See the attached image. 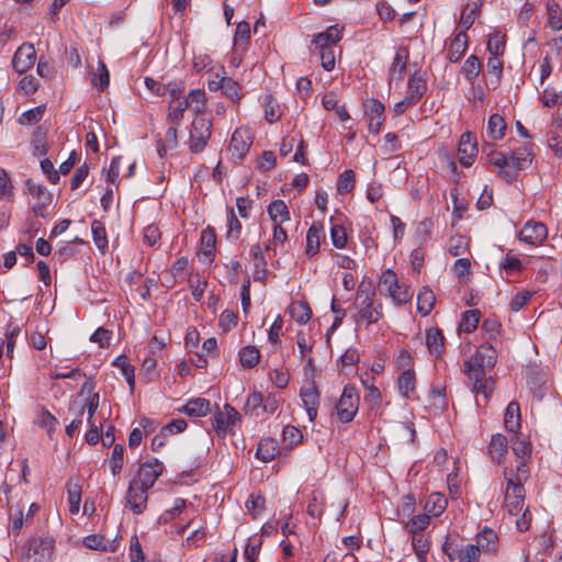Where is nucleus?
Returning <instances> with one entry per match:
<instances>
[{"instance_id":"2f4dec72","label":"nucleus","mask_w":562,"mask_h":562,"mask_svg":"<svg viewBox=\"0 0 562 562\" xmlns=\"http://www.w3.org/2000/svg\"><path fill=\"white\" fill-rule=\"evenodd\" d=\"M83 544L88 549L103 552H114L116 550L114 541L106 540L103 536L100 535H89L85 537Z\"/></svg>"},{"instance_id":"49530a36","label":"nucleus","mask_w":562,"mask_h":562,"mask_svg":"<svg viewBox=\"0 0 562 562\" xmlns=\"http://www.w3.org/2000/svg\"><path fill=\"white\" fill-rule=\"evenodd\" d=\"M547 11H548V21L547 25L552 29L553 31H561L562 30V11L558 3L555 2H548L547 3Z\"/></svg>"},{"instance_id":"58836bf2","label":"nucleus","mask_w":562,"mask_h":562,"mask_svg":"<svg viewBox=\"0 0 562 562\" xmlns=\"http://www.w3.org/2000/svg\"><path fill=\"white\" fill-rule=\"evenodd\" d=\"M184 100L188 102V106L196 113V116L204 112L206 95L203 90H191Z\"/></svg>"},{"instance_id":"6ab92c4d","label":"nucleus","mask_w":562,"mask_h":562,"mask_svg":"<svg viewBox=\"0 0 562 562\" xmlns=\"http://www.w3.org/2000/svg\"><path fill=\"white\" fill-rule=\"evenodd\" d=\"M468 48V36L464 31H459L451 43L449 44L448 50H447V58L451 63L459 61L463 55L465 54Z\"/></svg>"},{"instance_id":"0eeeda50","label":"nucleus","mask_w":562,"mask_h":562,"mask_svg":"<svg viewBox=\"0 0 562 562\" xmlns=\"http://www.w3.org/2000/svg\"><path fill=\"white\" fill-rule=\"evenodd\" d=\"M162 471V462L156 458H153L139 467L137 475L132 481H136L139 485L149 490L154 486Z\"/></svg>"},{"instance_id":"ea45409f","label":"nucleus","mask_w":562,"mask_h":562,"mask_svg":"<svg viewBox=\"0 0 562 562\" xmlns=\"http://www.w3.org/2000/svg\"><path fill=\"white\" fill-rule=\"evenodd\" d=\"M91 233L97 248L104 254L108 248V235L102 222L93 220L91 223Z\"/></svg>"},{"instance_id":"bb28decb","label":"nucleus","mask_w":562,"mask_h":562,"mask_svg":"<svg viewBox=\"0 0 562 562\" xmlns=\"http://www.w3.org/2000/svg\"><path fill=\"white\" fill-rule=\"evenodd\" d=\"M504 424L509 432H518L520 428V408L519 404L515 401L510 402L505 412Z\"/></svg>"},{"instance_id":"3c124183","label":"nucleus","mask_w":562,"mask_h":562,"mask_svg":"<svg viewBox=\"0 0 562 562\" xmlns=\"http://www.w3.org/2000/svg\"><path fill=\"white\" fill-rule=\"evenodd\" d=\"M480 322V311L469 310L462 315L460 328L465 333H472L476 329Z\"/></svg>"},{"instance_id":"052dcab7","label":"nucleus","mask_w":562,"mask_h":562,"mask_svg":"<svg viewBox=\"0 0 562 562\" xmlns=\"http://www.w3.org/2000/svg\"><path fill=\"white\" fill-rule=\"evenodd\" d=\"M45 105H38L24 112L20 119L21 124H34L42 120Z\"/></svg>"},{"instance_id":"79ce46f5","label":"nucleus","mask_w":562,"mask_h":562,"mask_svg":"<svg viewBox=\"0 0 562 562\" xmlns=\"http://www.w3.org/2000/svg\"><path fill=\"white\" fill-rule=\"evenodd\" d=\"M482 70V63L477 56L471 55L464 61L461 72L468 81L473 82Z\"/></svg>"},{"instance_id":"338daca9","label":"nucleus","mask_w":562,"mask_h":562,"mask_svg":"<svg viewBox=\"0 0 562 562\" xmlns=\"http://www.w3.org/2000/svg\"><path fill=\"white\" fill-rule=\"evenodd\" d=\"M532 293L529 291H522L517 294H515L509 303L510 310L513 312L520 311L531 299Z\"/></svg>"},{"instance_id":"7c9ffc66","label":"nucleus","mask_w":562,"mask_h":562,"mask_svg":"<svg viewBox=\"0 0 562 562\" xmlns=\"http://www.w3.org/2000/svg\"><path fill=\"white\" fill-rule=\"evenodd\" d=\"M250 41V26L249 23L243 21L236 26L234 35V48L235 52H246Z\"/></svg>"},{"instance_id":"aec40b11","label":"nucleus","mask_w":562,"mask_h":562,"mask_svg":"<svg viewBox=\"0 0 562 562\" xmlns=\"http://www.w3.org/2000/svg\"><path fill=\"white\" fill-rule=\"evenodd\" d=\"M178 412L190 417H204L210 413V401L201 397L189 400Z\"/></svg>"},{"instance_id":"a211bd4d","label":"nucleus","mask_w":562,"mask_h":562,"mask_svg":"<svg viewBox=\"0 0 562 562\" xmlns=\"http://www.w3.org/2000/svg\"><path fill=\"white\" fill-rule=\"evenodd\" d=\"M487 450L492 461L501 464L508 451L507 438L502 434L493 435Z\"/></svg>"},{"instance_id":"de8ad7c7","label":"nucleus","mask_w":562,"mask_h":562,"mask_svg":"<svg viewBox=\"0 0 562 562\" xmlns=\"http://www.w3.org/2000/svg\"><path fill=\"white\" fill-rule=\"evenodd\" d=\"M241 234V223L235 215L233 209H229L227 212V232L226 238L231 241H236L239 239Z\"/></svg>"},{"instance_id":"37998d69","label":"nucleus","mask_w":562,"mask_h":562,"mask_svg":"<svg viewBox=\"0 0 562 562\" xmlns=\"http://www.w3.org/2000/svg\"><path fill=\"white\" fill-rule=\"evenodd\" d=\"M239 362L244 368L256 367L260 359V352L255 346H246L239 350Z\"/></svg>"},{"instance_id":"423d86ee","label":"nucleus","mask_w":562,"mask_h":562,"mask_svg":"<svg viewBox=\"0 0 562 562\" xmlns=\"http://www.w3.org/2000/svg\"><path fill=\"white\" fill-rule=\"evenodd\" d=\"M442 551L450 561L458 562H479L481 555V549L476 544H467L459 548L448 540L443 543Z\"/></svg>"},{"instance_id":"0e129e2a","label":"nucleus","mask_w":562,"mask_h":562,"mask_svg":"<svg viewBox=\"0 0 562 562\" xmlns=\"http://www.w3.org/2000/svg\"><path fill=\"white\" fill-rule=\"evenodd\" d=\"M282 402L283 400L277 393H268L266 397H263L262 411L265 413L273 414Z\"/></svg>"},{"instance_id":"4c0bfd02","label":"nucleus","mask_w":562,"mask_h":562,"mask_svg":"<svg viewBox=\"0 0 562 562\" xmlns=\"http://www.w3.org/2000/svg\"><path fill=\"white\" fill-rule=\"evenodd\" d=\"M447 507V499L443 495L434 493L431 494L426 504H425V510L429 516L438 517L441 515Z\"/></svg>"},{"instance_id":"9d476101","label":"nucleus","mask_w":562,"mask_h":562,"mask_svg":"<svg viewBox=\"0 0 562 562\" xmlns=\"http://www.w3.org/2000/svg\"><path fill=\"white\" fill-rule=\"evenodd\" d=\"M459 161L463 167H470L477 156L476 137L471 132L461 135L458 146Z\"/></svg>"},{"instance_id":"4be33fe9","label":"nucleus","mask_w":562,"mask_h":562,"mask_svg":"<svg viewBox=\"0 0 562 562\" xmlns=\"http://www.w3.org/2000/svg\"><path fill=\"white\" fill-rule=\"evenodd\" d=\"M279 453V442L270 437L262 438L257 447L256 457L262 462L272 461Z\"/></svg>"},{"instance_id":"c03bdc74","label":"nucleus","mask_w":562,"mask_h":562,"mask_svg":"<svg viewBox=\"0 0 562 562\" xmlns=\"http://www.w3.org/2000/svg\"><path fill=\"white\" fill-rule=\"evenodd\" d=\"M413 290L405 283H400L397 281V288H393L391 291H387V295H390L393 302L396 305L406 304L413 297Z\"/></svg>"},{"instance_id":"a878e982","label":"nucleus","mask_w":562,"mask_h":562,"mask_svg":"<svg viewBox=\"0 0 562 562\" xmlns=\"http://www.w3.org/2000/svg\"><path fill=\"white\" fill-rule=\"evenodd\" d=\"M426 90H427L426 80L418 72H414L408 79L406 95H408L409 99H412L413 101H415L417 103L420 100V98L424 95Z\"/></svg>"},{"instance_id":"f704fd0d","label":"nucleus","mask_w":562,"mask_h":562,"mask_svg":"<svg viewBox=\"0 0 562 562\" xmlns=\"http://www.w3.org/2000/svg\"><path fill=\"white\" fill-rule=\"evenodd\" d=\"M506 123L502 115L494 113L490 116L487 122V134L494 139H502L505 135Z\"/></svg>"},{"instance_id":"473e14b6","label":"nucleus","mask_w":562,"mask_h":562,"mask_svg":"<svg viewBox=\"0 0 562 562\" xmlns=\"http://www.w3.org/2000/svg\"><path fill=\"white\" fill-rule=\"evenodd\" d=\"M398 390L401 394L411 398L415 393L416 378L414 370L403 371L397 379Z\"/></svg>"},{"instance_id":"c756f323","label":"nucleus","mask_w":562,"mask_h":562,"mask_svg":"<svg viewBox=\"0 0 562 562\" xmlns=\"http://www.w3.org/2000/svg\"><path fill=\"white\" fill-rule=\"evenodd\" d=\"M267 212L274 224H282L283 222L290 221V212L284 201L274 200L268 207Z\"/></svg>"},{"instance_id":"4d7b16f0","label":"nucleus","mask_w":562,"mask_h":562,"mask_svg":"<svg viewBox=\"0 0 562 562\" xmlns=\"http://www.w3.org/2000/svg\"><path fill=\"white\" fill-rule=\"evenodd\" d=\"M45 133L38 128L34 132L32 137L33 154L35 156H44L47 154V146L45 142Z\"/></svg>"},{"instance_id":"680f3d73","label":"nucleus","mask_w":562,"mask_h":562,"mask_svg":"<svg viewBox=\"0 0 562 562\" xmlns=\"http://www.w3.org/2000/svg\"><path fill=\"white\" fill-rule=\"evenodd\" d=\"M246 507L248 512L256 517L259 515L265 508V497L262 495L251 494L246 502Z\"/></svg>"},{"instance_id":"e433bc0d","label":"nucleus","mask_w":562,"mask_h":562,"mask_svg":"<svg viewBox=\"0 0 562 562\" xmlns=\"http://www.w3.org/2000/svg\"><path fill=\"white\" fill-rule=\"evenodd\" d=\"M475 540L481 551L490 552L496 548L497 535L494 530L485 527L476 535Z\"/></svg>"},{"instance_id":"f8f14e48","label":"nucleus","mask_w":562,"mask_h":562,"mask_svg":"<svg viewBox=\"0 0 562 562\" xmlns=\"http://www.w3.org/2000/svg\"><path fill=\"white\" fill-rule=\"evenodd\" d=\"M252 144V137L247 128H237L232 135L228 150L232 156L243 159Z\"/></svg>"},{"instance_id":"09e8293b","label":"nucleus","mask_w":562,"mask_h":562,"mask_svg":"<svg viewBox=\"0 0 562 562\" xmlns=\"http://www.w3.org/2000/svg\"><path fill=\"white\" fill-rule=\"evenodd\" d=\"M412 546L413 550L418 559V562H426L427 559V552L429 550V542L425 538V536L422 535H413L412 536Z\"/></svg>"},{"instance_id":"a19ab883","label":"nucleus","mask_w":562,"mask_h":562,"mask_svg":"<svg viewBox=\"0 0 562 562\" xmlns=\"http://www.w3.org/2000/svg\"><path fill=\"white\" fill-rule=\"evenodd\" d=\"M291 317L299 324H306L312 317V310L304 301L294 302L290 306Z\"/></svg>"},{"instance_id":"72a5a7b5","label":"nucleus","mask_w":562,"mask_h":562,"mask_svg":"<svg viewBox=\"0 0 562 562\" xmlns=\"http://www.w3.org/2000/svg\"><path fill=\"white\" fill-rule=\"evenodd\" d=\"M512 450L517 459H529L531 454V445L526 440L522 434L516 432L512 438Z\"/></svg>"},{"instance_id":"7ed1b4c3","label":"nucleus","mask_w":562,"mask_h":562,"mask_svg":"<svg viewBox=\"0 0 562 562\" xmlns=\"http://www.w3.org/2000/svg\"><path fill=\"white\" fill-rule=\"evenodd\" d=\"M359 408V394L353 385H346L336 404L337 417L341 423H350Z\"/></svg>"},{"instance_id":"f257e3e1","label":"nucleus","mask_w":562,"mask_h":562,"mask_svg":"<svg viewBox=\"0 0 562 562\" xmlns=\"http://www.w3.org/2000/svg\"><path fill=\"white\" fill-rule=\"evenodd\" d=\"M55 538L49 535L31 537L24 544L22 562H52Z\"/></svg>"},{"instance_id":"6e6d98bb","label":"nucleus","mask_w":562,"mask_h":562,"mask_svg":"<svg viewBox=\"0 0 562 562\" xmlns=\"http://www.w3.org/2000/svg\"><path fill=\"white\" fill-rule=\"evenodd\" d=\"M330 239L334 247L338 249L345 248L347 244L346 229L341 225L334 224L330 228Z\"/></svg>"},{"instance_id":"20e7f679","label":"nucleus","mask_w":562,"mask_h":562,"mask_svg":"<svg viewBox=\"0 0 562 562\" xmlns=\"http://www.w3.org/2000/svg\"><path fill=\"white\" fill-rule=\"evenodd\" d=\"M212 134V121L203 116H196L191 126L189 148L193 153L202 151Z\"/></svg>"},{"instance_id":"393cba45","label":"nucleus","mask_w":562,"mask_h":562,"mask_svg":"<svg viewBox=\"0 0 562 562\" xmlns=\"http://www.w3.org/2000/svg\"><path fill=\"white\" fill-rule=\"evenodd\" d=\"M504 477L506 481V494L505 496H509L512 498H519L525 501V488L522 485V481L514 480V470L505 468L504 469Z\"/></svg>"},{"instance_id":"1a4fd4ad","label":"nucleus","mask_w":562,"mask_h":562,"mask_svg":"<svg viewBox=\"0 0 562 562\" xmlns=\"http://www.w3.org/2000/svg\"><path fill=\"white\" fill-rule=\"evenodd\" d=\"M25 184L27 192L37 200L33 205V212L37 216L45 217L46 207L53 200L52 193L47 191L46 187L36 183L33 179H27Z\"/></svg>"},{"instance_id":"9b49d317","label":"nucleus","mask_w":562,"mask_h":562,"mask_svg":"<svg viewBox=\"0 0 562 562\" xmlns=\"http://www.w3.org/2000/svg\"><path fill=\"white\" fill-rule=\"evenodd\" d=\"M36 61V52L31 43H23L15 52L12 66L19 74H23L31 69Z\"/></svg>"},{"instance_id":"c85d7f7f","label":"nucleus","mask_w":562,"mask_h":562,"mask_svg":"<svg viewBox=\"0 0 562 562\" xmlns=\"http://www.w3.org/2000/svg\"><path fill=\"white\" fill-rule=\"evenodd\" d=\"M436 303V296L428 286H423L417 295V311L423 316H427L432 311Z\"/></svg>"},{"instance_id":"f03ea898","label":"nucleus","mask_w":562,"mask_h":562,"mask_svg":"<svg viewBox=\"0 0 562 562\" xmlns=\"http://www.w3.org/2000/svg\"><path fill=\"white\" fill-rule=\"evenodd\" d=\"M374 291H364L362 289V285H360L356 297V303L358 304V302H360L358 306L359 310L352 316L355 322L358 323L359 321H362L366 322L367 324H374L378 323L383 317L382 304L374 303Z\"/></svg>"},{"instance_id":"c9c22d12","label":"nucleus","mask_w":562,"mask_h":562,"mask_svg":"<svg viewBox=\"0 0 562 562\" xmlns=\"http://www.w3.org/2000/svg\"><path fill=\"white\" fill-rule=\"evenodd\" d=\"M510 166L516 170H524L531 164V151L527 146L509 154Z\"/></svg>"},{"instance_id":"e2e57ef3","label":"nucleus","mask_w":562,"mask_h":562,"mask_svg":"<svg viewBox=\"0 0 562 562\" xmlns=\"http://www.w3.org/2000/svg\"><path fill=\"white\" fill-rule=\"evenodd\" d=\"M123 453L124 448L122 445H115L111 457V471L113 475H116L123 468Z\"/></svg>"},{"instance_id":"39448f33","label":"nucleus","mask_w":562,"mask_h":562,"mask_svg":"<svg viewBox=\"0 0 562 562\" xmlns=\"http://www.w3.org/2000/svg\"><path fill=\"white\" fill-rule=\"evenodd\" d=\"M148 488L139 485L136 481L128 484V488L124 495V507L128 508L135 515H140L147 508Z\"/></svg>"},{"instance_id":"ddd939ff","label":"nucleus","mask_w":562,"mask_h":562,"mask_svg":"<svg viewBox=\"0 0 562 562\" xmlns=\"http://www.w3.org/2000/svg\"><path fill=\"white\" fill-rule=\"evenodd\" d=\"M468 376L472 384V391L476 394H482L485 400L488 398L490 394L494 389V381L485 376V372L480 368H468Z\"/></svg>"},{"instance_id":"8fccbe9b","label":"nucleus","mask_w":562,"mask_h":562,"mask_svg":"<svg viewBox=\"0 0 562 562\" xmlns=\"http://www.w3.org/2000/svg\"><path fill=\"white\" fill-rule=\"evenodd\" d=\"M220 87L229 99L233 101H239L241 98L240 86L238 82L228 77H222L220 79Z\"/></svg>"},{"instance_id":"5701e85b","label":"nucleus","mask_w":562,"mask_h":562,"mask_svg":"<svg viewBox=\"0 0 562 562\" xmlns=\"http://www.w3.org/2000/svg\"><path fill=\"white\" fill-rule=\"evenodd\" d=\"M443 341L445 337L438 327H431L426 331V345L434 357L439 358L442 355Z\"/></svg>"},{"instance_id":"f3484780","label":"nucleus","mask_w":562,"mask_h":562,"mask_svg":"<svg viewBox=\"0 0 562 562\" xmlns=\"http://www.w3.org/2000/svg\"><path fill=\"white\" fill-rule=\"evenodd\" d=\"M99 401H100L99 393H92L88 398L85 400L83 403H78L77 401H75L71 404L69 411L72 412L74 414H77L79 417H82L85 414V411L87 409V413H88L87 422L92 423L93 416L99 407Z\"/></svg>"},{"instance_id":"b1692460","label":"nucleus","mask_w":562,"mask_h":562,"mask_svg":"<svg viewBox=\"0 0 562 562\" xmlns=\"http://www.w3.org/2000/svg\"><path fill=\"white\" fill-rule=\"evenodd\" d=\"M322 235L323 225L321 223H313L306 234L305 252L308 257H314L319 251Z\"/></svg>"},{"instance_id":"dca6fc26","label":"nucleus","mask_w":562,"mask_h":562,"mask_svg":"<svg viewBox=\"0 0 562 562\" xmlns=\"http://www.w3.org/2000/svg\"><path fill=\"white\" fill-rule=\"evenodd\" d=\"M409 57V52L406 46H400L396 49L393 63L389 69V80L401 81L406 70V64Z\"/></svg>"},{"instance_id":"2eb2a0df","label":"nucleus","mask_w":562,"mask_h":562,"mask_svg":"<svg viewBox=\"0 0 562 562\" xmlns=\"http://www.w3.org/2000/svg\"><path fill=\"white\" fill-rule=\"evenodd\" d=\"M496 362V351L491 346H481L475 355L465 362L467 368H480L484 371L485 368H493Z\"/></svg>"},{"instance_id":"69168bd1","label":"nucleus","mask_w":562,"mask_h":562,"mask_svg":"<svg viewBox=\"0 0 562 562\" xmlns=\"http://www.w3.org/2000/svg\"><path fill=\"white\" fill-rule=\"evenodd\" d=\"M302 438H303V435L299 428L291 426V425H288L283 428V440L289 446L297 445L299 442H301Z\"/></svg>"},{"instance_id":"5fc2aeb1","label":"nucleus","mask_w":562,"mask_h":562,"mask_svg":"<svg viewBox=\"0 0 562 562\" xmlns=\"http://www.w3.org/2000/svg\"><path fill=\"white\" fill-rule=\"evenodd\" d=\"M187 109H189V106L186 100L178 101L176 105H173V102L169 104L168 120L172 125H180Z\"/></svg>"},{"instance_id":"a18cd8bd","label":"nucleus","mask_w":562,"mask_h":562,"mask_svg":"<svg viewBox=\"0 0 562 562\" xmlns=\"http://www.w3.org/2000/svg\"><path fill=\"white\" fill-rule=\"evenodd\" d=\"M430 516L428 514L416 515L405 524V530L413 535H422V531L428 527Z\"/></svg>"},{"instance_id":"412c9836","label":"nucleus","mask_w":562,"mask_h":562,"mask_svg":"<svg viewBox=\"0 0 562 562\" xmlns=\"http://www.w3.org/2000/svg\"><path fill=\"white\" fill-rule=\"evenodd\" d=\"M224 407L227 412V415L224 416L223 413L218 412L214 415L213 419V426L218 432H225L231 426H234L239 420L238 412L233 406L226 404Z\"/></svg>"},{"instance_id":"603ef678","label":"nucleus","mask_w":562,"mask_h":562,"mask_svg":"<svg viewBox=\"0 0 562 562\" xmlns=\"http://www.w3.org/2000/svg\"><path fill=\"white\" fill-rule=\"evenodd\" d=\"M113 366L117 367L121 369V372L123 374V376L125 378L126 382L128 383V385L131 387L134 386V383H135V375H134V372H135V369L132 364H130L127 362V358L126 356H119L114 361H113Z\"/></svg>"},{"instance_id":"bf43d9fd","label":"nucleus","mask_w":562,"mask_h":562,"mask_svg":"<svg viewBox=\"0 0 562 562\" xmlns=\"http://www.w3.org/2000/svg\"><path fill=\"white\" fill-rule=\"evenodd\" d=\"M385 106L379 100H370L367 105V115L369 120H384Z\"/></svg>"},{"instance_id":"4468645a","label":"nucleus","mask_w":562,"mask_h":562,"mask_svg":"<svg viewBox=\"0 0 562 562\" xmlns=\"http://www.w3.org/2000/svg\"><path fill=\"white\" fill-rule=\"evenodd\" d=\"M300 397L308 415L310 422H314L317 417L319 405V392L314 383L303 386L300 391Z\"/></svg>"},{"instance_id":"cd10ccee","label":"nucleus","mask_w":562,"mask_h":562,"mask_svg":"<svg viewBox=\"0 0 562 562\" xmlns=\"http://www.w3.org/2000/svg\"><path fill=\"white\" fill-rule=\"evenodd\" d=\"M200 256L211 259L214 256L216 245V234L213 227L207 226L201 233Z\"/></svg>"},{"instance_id":"864d4df0","label":"nucleus","mask_w":562,"mask_h":562,"mask_svg":"<svg viewBox=\"0 0 562 562\" xmlns=\"http://www.w3.org/2000/svg\"><path fill=\"white\" fill-rule=\"evenodd\" d=\"M355 188V172L346 169L337 180V191L340 194L349 193Z\"/></svg>"},{"instance_id":"774afa93","label":"nucleus","mask_w":562,"mask_h":562,"mask_svg":"<svg viewBox=\"0 0 562 562\" xmlns=\"http://www.w3.org/2000/svg\"><path fill=\"white\" fill-rule=\"evenodd\" d=\"M112 338V333L109 329L103 327H99L91 336L90 340L99 344L101 348H105L110 346V341Z\"/></svg>"},{"instance_id":"13d9d810","label":"nucleus","mask_w":562,"mask_h":562,"mask_svg":"<svg viewBox=\"0 0 562 562\" xmlns=\"http://www.w3.org/2000/svg\"><path fill=\"white\" fill-rule=\"evenodd\" d=\"M262 404L263 395L260 392L255 391L248 395L245 404V411L246 413H255L256 416H259L257 409L262 408Z\"/></svg>"},{"instance_id":"6e6552de","label":"nucleus","mask_w":562,"mask_h":562,"mask_svg":"<svg viewBox=\"0 0 562 562\" xmlns=\"http://www.w3.org/2000/svg\"><path fill=\"white\" fill-rule=\"evenodd\" d=\"M547 236V226L541 222L533 221H528L518 234L519 240L530 246H540Z\"/></svg>"}]
</instances>
